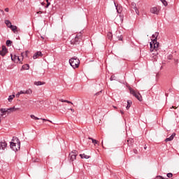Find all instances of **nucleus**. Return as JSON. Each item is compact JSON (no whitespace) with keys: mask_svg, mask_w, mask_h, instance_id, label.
<instances>
[{"mask_svg":"<svg viewBox=\"0 0 179 179\" xmlns=\"http://www.w3.org/2000/svg\"><path fill=\"white\" fill-rule=\"evenodd\" d=\"M13 141L10 143V148L14 150V152H17L20 150V140L17 137L13 136Z\"/></svg>","mask_w":179,"mask_h":179,"instance_id":"obj_1","label":"nucleus"},{"mask_svg":"<svg viewBox=\"0 0 179 179\" xmlns=\"http://www.w3.org/2000/svg\"><path fill=\"white\" fill-rule=\"evenodd\" d=\"M69 64L73 69H76V68H79V65L80 64V61L78 57H74L69 59Z\"/></svg>","mask_w":179,"mask_h":179,"instance_id":"obj_2","label":"nucleus"},{"mask_svg":"<svg viewBox=\"0 0 179 179\" xmlns=\"http://www.w3.org/2000/svg\"><path fill=\"white\" fill-rule=\"evenodd\" d=\"M16 110H19V108H16L15 107H12V108H1L0 109V111H1V117H5L6 116V114L7 115L8 114H10V113H13V111H16Z\"/></svg>","mask_w":179,"mask_h":179,"instance_id":"obj_3","label":"nucleus"},{"mask_svg":"<svg viewBox=\"0 0 179 179\" xmlns=\"http://www.w3.org/2000/svg\"><path fill=\"white\" fill-rule=\"evenodd\" d=\"M150 51L153 52V51H157L158 48H159V42H157V38H155L154 39L152 40V42L150 43Z\"/></svg>","mask_w":179,"mask_h":179,"instance_id":"obj_4","label":"nucleus"},{"mask_svg":"<svg viewBox=\"0 0 179 179\" xmlns=\"http://www.w3.org/2000/svg\"><path fill=\"white\" fill-rule=\"evenodd\" d=\"M129 92L134 96L138 101H142V95L132 88H129Z\"/></svg>","mask_w":179,"mask_h":179,"instance_id":"obj_5","label":"nucleus"},{"mask_svg":"<svg viewBox=\"0 0 179 179\" xmlns=\"http://www.w3.org/2000/svg\"><path fill=\"white\" fill-rule=\"evenodd\" d=\"M80 41H82V39L79 38L78 37L76 36L74 38H73L71 41V44H73V45H78L80 44Z\"/></svg>","mask_w":179,"mask_h":179,"instance_id":"obj_6","label":"nucleus"},{"mask_svg":"<svg viewBox=\"0 0 179 179\" xmlns=\"http://www.w3.org/2000/svg\"><path fill=\"white\" fill-rule=\"evenodd\" d=\"M8 146V143L6 141H0V153H2Z\"/></svg>","mask_w":179,"mask_h":179,"instance_id":"obj_7","label":"nucleus"},{"mask_svg":"<svg viewBox=\"0 0 179 179\" xmlns=\"http://www.w3.org/2000/svg\"><path fill=\"white\" fill-rule=\"evenodd\" d=\"M76 156H77V154L76 150L74 152H71L69 155V157L71 162H73L74 160H76Z\"/></svg>","mask_w":179,"mask_h":179,"instance_id":"obj_8","label":"nucleus"},{"mask_svg":"<svg viewBox=\"0 0 179 179\" xmlns=\"http://www.w3.org/2000/svg\"><path fill=\"white\" fill-rule=\"evenodd\" d=\"M12 61L15 62H22V60L20 59L19 56H17L16 55H10Z\"/></svg>","mask_w":179,"mask_h":179,"instance_id":"obj_9","label":"nucleus"},{"mask_svg":"<svg viewBox=\"0 0 179 179\" xmlns=\"http://www.w3.org/2000/svg\"><path fill=\"white\" fill-rule=\"evenodd\" d=\"M6 52H8V49H6V46L3 45L2 50L0 51V55H1V57H5Z\"/></svg>","mask_w":179,"mask_h":179,"instance_id":"obj_10","label":"nucleus"},{"mask_svg":"<svg viewBox=\"0 0 179 179\" xmlns=\"http://www.w3.org/2000/svg\"><path fill=\"white\" fill-rule=\"evenodd\" d=\"M20 92L21 94H31V93H33V90H31V89H28L27 90H21Z\"/></svg>","mask_w":179,"mask_h":179,"instance_id":"obj_11","label":"nucleus"},{"mask_svg":"<svg viewBox=\"0 0 179 179\" xmlns=\"http://www.w3.org/2000/svg\"><path fill=\"white\" fill-rule=\"evenodd\" d=\"M38 57H43V53H41V52H36L34 55L33 58H34V59H37V58H38Z\"/></svg>","mask_w":179,"mask_h":179,"instance_id":"obj_12","label":"nucleus"},{"mask_svg":"<svg viewBox=\"0 0 179 179\" xmlns=\"http://www.w3.org/2000/svg\"><path fill=\"white\" fill-rule=\"evenodd\" d=\"M174 136H176V133H173L172 135L169 138H166L165 139V142H170L174 139Z\"/></svg>","mask_w":179,"mask_h":179,"instance_id":"obj_13","label":"nucleus"},{"mask_svg":"<svg viewBox=\"0 0 179 179\" xmlns=\"http://www.w3.org/2000/svg\"><path fill=\"white\" fill-rule=\"evenodd\" d=\"M151 13H153L154 15H157L159 13V11L157 10V8L156 7H152L150 9Z\"/></svg>","mask_w":179,"mask_h":179,"instance_id":"obj_14","label":"nucleus"},{"mask_svg":"<svg viewBox=\"0 0 179 179\" xmlns=\"http://www.w3.org/2000/svg\"><path fill=\"white\" fill-rule=\"evenodd\" d=\"M45 83L44 82H41V81H35L34 82V85H36V86H41L42 85H45Z\"/></svg>","mask_w":179,"mask_h":179,"instance_id":"obj_15","label":"nucleus"},{"mask_svg":"<svg viewBox=\"0 0 179 179\" xmlns=\"http://www.w3.org/2000/svg\"><path fill=\"white\" fill-rule=\"evenodd\" d=\"M80 157H81V159H90V156L85 154H80Z\"/></svg>","mask_w":179,"mask_h":179,"instance_id":"obj_16","label":"nucleus"},{"mask_svg":"<svg viewBox=\"0 0 179 179\" xmlns=\"http://www.w3.org/2000/svg\"><path fill=\"white\" fill-rule=\"evenodd\" d=\"M5 24H6L7 27H8L9 29L10 28V26H12V22H10V21L8 20H5Z\"/></svg>","mask_w":179,"mask_h":179,"instance_id":"obj_17","label":"nucleus"},{"mask_svg":"<svg viewBox=\"0 0 179 179\" xmlns=\"http://www.w3.org/2000/svg\"><path fill=\"white\" fill-rule=\"evenodd\" d=\"M10 29H11L12 31H13L15 33V31H16V30H17V27H16L15 25H10Z\"/></svg>","mask_w":179,"mask_h":179,"instance_id":"obj_18","label":"nucleus"},{"mask_svg":"<svg viewBox=\"0 0 179 179\" xmlns=\"http://www.w3.org/2000/svg\"><path fill=\"white\" fill-rule=\"evenodd\" d=\"M59 101H61L62 103H68L69 104H73V103L68 100L59 99Z\"/></svg>","mask_w":179,"mask_h":179,"instance_id":"obj_19","label":"nucleus"},{"mask_svg":"<svg viewBox=\"0 0 179 179\" xmlns=\"http://www.w3.org/2000/svg\"><path fill=\"white\" fill-rule=\"evenodd\" d=\"M131 104H132V101H127V106L126 107L127 110H129V108H131Z\"/></svg>","mask_w":179,"mask_h":179,"instance_id":"obj_20","label":"nucleus"},{"mask_svg":"<svg viewBox=\"0 0 179 179\" xmlns=\"http://www.w3.org/2000/svg\"><path fill=\"white\" fill-rule=\"evenodd\" d=\"M89 139H90L92 142V143H94V145H97V143H99V141H97L96 139H94L93 138H89Z\"/></svg>","mask_w":179,"mask_h":179,"instance_id":"obj_21","label":"nucleus"},{"mask_svg":"<svg viewBox=\"0 0 179 179\" xmlns=\"http://www.w3.org/2000/svg\"><path fill=\"white\" fill-rule=\"evenodd\" d=\"M13 99H15V94L10 95V96H8V101L10 103V102H12V100H13Z\"/></svg>","mask_w":179,"mask_h":179,"instance_id":"obj_22","label":"nucleus"},{"mask_svg":"<svg viewBox=\"0 0 179 179\" xmlns=\"http://www.w3.org/2000/svg\"><path fill=\"white\" fill-rule=\"evenodd\" d=\"M6 44L7 45V47H10L12 45V41L7 40L6 42Z\"/></svg>","mask_w":179,"mask_h":179,"instance_id":"obj_23","label":"nucleus"},{"mask_svg":"<svg viewBox=\"0 0 179 179\" xmlns=\"http://www.w3.org/2000/svg\"><path fill=\"white\" fill-rule=\"evenodd\" d=\"M158 36H159V32H155V34L152 35V38H157Z\"/></svg>","mask_w":179,"mask_h":179,"instance_id":"obj_24","label":"nucleus"},{"mask_svg":"<svg viewBox=\"0 0 179 179\" xmlns=\"http://www.w3.org/2000/svg\"><path fill=\"white\" fill-rule=\"evenodd\" d=\"M30 69V66H29V64H24L22 66V69Z\"/></svg>","mask_w":179,"mask_h":179,"instance_id":"obj_25","label":"nucleus"},{"mask_svg":"<svg viewBox=\"0 0 179 179\" xmlns=\"http://www.w3.org/2000/svg\"><path fill=\"white\" fill-rule=\"evenodd\" d=\"M131 8H132V9H136L137 8H136V3H131Z\"/></svg>","mask_w":179,"mask_h":179,"instance_id":"obj_26","label":"nucleus"},{"mask_svg":"<svg viewBox=\"0 0 179 179\" xmlns=\"http://www.w3.org/2000/svg\"><path fill=\"white\" fill-rule=\"evenodd\" d=\"M76 37H78V38H80V40H82L83 36H82V33H78Z\"/></svg>","mask_w":179,"mask_h":179,"instance_id":"obj_27","label":"nucleus"},{"mask_svg":"<svg viewBox=\"0 0 179 179\" xmlns=\"http://www.w3.org/2000/svg\"><path fill=\"white\" fill-rule=\"evenodd\" d=\"M27 54H29V50L25 51V52L24 53H21V55L22 57H24V55H25L26 57H28Z\"/></svg>","mask_w":179,"mask_h":179,"instance_id":"obj_28","label":"nucleus"},{"mask_svg":"<svg viewBox=\"0 0 179 179\" xmlns=\"http://www.w3.org/2000/svg\"><path fill=\"white\" fill-rule=\"evenodd\" d=\"M160 1H161V2H162V3L164 6H167V5H168L167 1H166V0H160Z\"/></svg>","mask_w":179,"mask_h":179,"instance_id":"obj_29","label":"nucleus"},{"mask_svg":"<svg viewBox=\"0 0 179 179\" xmlns=\"http://www.w3.org/2000/svg\"><path fill=\"white\" fill-rule=\"evenodd\" d=\"M31 118L33 120H40V118L36 117L34 115H31Z\"/></svg>","mask_w":179,"mask_h":179,"instance_id":"obj_30","label":"nucleus"},{"mask_svg":"<svg viewBox=\"0 0 179 179\" xmlns=\"http://www.w3.org/2000/svg\"><path fill=\"white\" fill-rule=\"evenodd\" d=\"M166 176H167L168 178H171V177H173V173H167Z\"/></svg>","mask_w":179,"mask_h":179,"instance_id":"obj_31","label":"nucleus"},{"mask_svg":"<svg viewBox=\"0 0 179 179\" xmlns=\"http://www.w3.org/2000/svg\"><path fill=\"white\" fill-rule=\"evenodd\" d=\"M108 38L110 39V40H111V38H113V34H111V33H108Z\"/></svg>","mask_w":179,"mask_h":179,"instance_id":"obj_32","label":"nucleus"},{"mask_svg":"<svg viewBox=\"0 0 179 179\" xmlns=\"http://www.w3.org/2000/svg\"><path fill=\"white\" fill-rule=\"evenodd\" d=\"M20 94H22L20 93V92H17V93L16 94V95H15V97H17V99H19V97L20 96Z\"/></svg>","mask_w":179,"mask_h":179,"instance_id":"obj_33","label":"nucleus"},{"mask_svg":"<svg viewBox=\"0 0 179 179\" xmlns=\"http://www.w3.org/2000/svg\"><path fill=\"white\" fill-rule=\"evenodd\" d=\"M40 120H42L43 121H48V122H52L51 120L48 119L41 118Z\"/></svg>","mask_w":179,"mask_h":179,"instance_id":"obj_34","label":"nucleus"},{"mask_svg":"<svg viewBox=\"0 0 179 179\" xmlns=\"http://www.w3.org/2000/svg\"><path fill=\"white\" fill-rule=\"evenodd\" d=\"M134 10H135L136 15H139V10H138V8H135Z\"/></svg>","mask_w":179,"mask_h":179,"instance_id":"obj_35","label":"nucleus"},{"mask_svg":"<svg viewBox=\"0 0 179 179\" xmlns=\"http://www.w3.org/2000/svg\"><path fill=\"white\" fill-rule=\"evenodd\" d=\"M117 38L120 41H122V36H117Z\"/></svg>","mask_w":179,"mask_h":179,"instance_id":"obj_36","label":"nucleus"},{"mask_svg":"<svg viewBox=\"0 0 179 179\" xmlns=\"http://www.w3.org/2000/svg\"><path fill=\"white\" fill-rule=\"evenodd\" d=\"M133 152L135 155H138V150L134 149Z\"/></svg>","mask_w":179,"mask_h":179,"instance_id":"obj_37","label":"nucleus"},{"mask_svg":"<svg viewBox=\"0 0 179 179\" xmlns=\"http://www.w3.org/2000/svg\"><path fill=\"white\" fill-rule=\"evenodd\" d=\"M51 5V3H50L49 1L47 2V5L45 6V8H48V6H50Z\"/></svg>","mask_w":179,"mask_h":179,"instance_id":"obj_38","label":"nucleus"},{"mask_svg":"<svg viewBox=\"0 0 179 179\" xmlns=\"http://www.w3.org/2000/svg\"><path fill=\"white\" fill-rule=\"evenodd\" d=\"M41 13H44L43 11H38L37 15H41Z\"/></svg>","mask_w":179,"mask_h":179,"instance_id":"obj_39","label":"nucleus"},{"mask_svg":"<svg viewBox=\"0 0 179 179\" xmlns=\"http://www.w3.org/2000/svg\"><path fill=\"white\" fill-rule=\"evenodd\" d=\"M173 59V55H170L169 57H168V59Z\"/></svg>","mask_w":179,"mask_h":179,"instance_id":"obj_40","label":"nucleus"},{"mask_svg":"<svg viewBox=\"0 0 179 179\" xmlns=\"http://www.w3.org/2000/svg\"><path fill=\"white\" fill-rule=\"evenodd\" d=\"M114 78H115V76H112L110 78V80H114Z\"/></svg>","mask_w":179,"mask_h":179,"instance_id":"obj_41","label":"nucleus"},{"mask_svg":"<svg viewBox=\"0 0 179 179\" xmlns=\"http://www.w3.org/2000/svg\"><path fill=\"white\" fill-rule=\"evenodd\" d=\"M114 4H115V6L116 9L117 10L118 9V6H117V4L115 3V1H114ZM117 12H118V10H117Z\"/></svg>","mask_w":179,"mask_h":179,"instance_id":"obj_42","label":"nucleus"},{"mask_svg":"<svg viewBox=\"0 0 179 179\" xmlns=\"http://www.w3.org/2000/svg\"><path fill=\"white\" fill-rule=\"evenodd\" d=\"M0 12H1V13H2V15H5V12H3V10L0 9Z\"/></svg>","mask_w":179,"mask_h":179,"instance_id":"obj_43","label":"nucleus"},{"mask_svg":"<svg viewBox=\"0 0 179 179\" xmlns=\"http://www.w3.org/2000/svg\"><path fill=\"white\" fill-rule=\"evenodd\" d=\"M5 12H9V8H5Z\"/></svg>","mask_w":179,"mask_h":179,"instance_id":"obj_44","label":"nucleus"},{"mask_svg":"<svg viewBox=\"0 0 179 179\" xmlns=\"http://www.w3.org/2000/svg\"><path fill=\"white\" fill-rule=\"evenodd\" d=\"M71 111H72L73 113L75 112V110L72 109V108H70Z\"/></svg>","mask_w":179,"mask_h":179,"instance_id":"obj_45","label":"nucleus"},{"mask_svg":"<svg viewBox=\"0 0 179 179\" xmlns=\"http://www.w3.org/2000/svg\"><path fill=\"white\" fill-rule=\"evenodd\" d=\"M122 115H124V110H120Z\"/></svg>","mask_w":179,"mask_h":179,"instance_id":"obj_46","label":"nucleus"},{"mask_svg":"<svg viewBox=\"0 0 179 179\" xmlns=\"http://www.w3.org/2000/svg\"><path fill=\"white\" fill-rule=\"evenodd\" d=\"M153 54V55H157V52H155V53H152Z\"/></svg>","mask_w":179,"mask_h":179,"instance_id":"obj_47","label":"nucleus"},{"mask_svg":"<svg viewBox=\"0 0 179 179\" xmlns=\"http://www.w3.org/2000/svg\"><path fill=\"white\" fill-rule=\"evenodd\" d=\"M49 0H45L46 2H48Z\"/></svg>","mask_w":179,"mask_h":179,"instance_id":"obj_48","label":"nucleus"},{"mask_svg":"<svg viewBox=\"0 0 179 179\" xmlns=\"http://www.w3.org/2000/svg\"><path fill=\"white\" fill-rule=\"evenodd\" d=\"M114 107V108H117V107L116 106H113Z\"/></svg>","mask_w":179,"mask_h":179,"instance_id":"obj_49","label":"nucleus"},{"mask_svg":"<svg viewBox=\"0 0 179 179\" xmlns=\"http://www.w3.org/2000/svg\"><path fill=\"white\" fill-rule=\"evenodd\" d=\"M0 122H1V117H0Z\"/></svg>","mask_w":179,"mask_h":179,"instance_id":"obj_50","label":"nucleus"},{"mask_svg":"<svg viewBox=\"0 0 179 179\" xmlns=\"http://www.w3.org/2000/svg\"><path fill=\"white\" fill-rule=\"evenodd\" d=\"M35 162H38V161L36 160V161H35Z\"/></svg>","mask_w":179,"mask_h":179,"instance_id":"obj_51","label":"nucleus"}]
</instances>
